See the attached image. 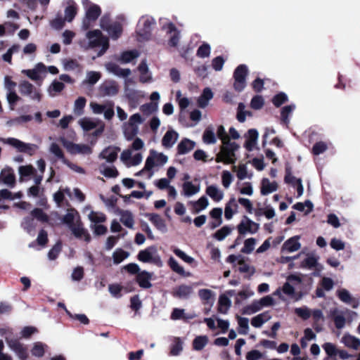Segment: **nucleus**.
<instances>
[{
    "mask_svg": "<svg viewBox=\"0 0 360 360\" xmlns=\"http://www.w3.org/2000/svg\"><path fill=\"white\" fill-rule=\"evenodd\" d=\"M100 26L108 32L110 37L113 40L117 39L122 33V25L121 23L117 21L111 22L108 15H103L101 18Z\"/></svg>",
    "mask_w": 360,
    "mask_h": 360,
    "instance_id": "9",
    "label": "nucleus"
},
{
    "mask_svg": "<svg viewBox=\"0 0 360 360\" xmlns=\"http://www.w3.org/2000/svg\"><path fill=\"white\" fill-rule=\"evenodd\" d=\"M208 342V338L206 335L196 337L193 342V349L199 351L202 349Z\"/></svg>",
    "mask_w": 360,
    "mask_h": 360,
    "instance_id": "58",
    "label": "nucleus"
},
{
    "mask_svg": "<svg viewBox=\"0 0 360 360\" xmlns=\"http://www.w3.org/2000/svg\"><path fill=\"white\" fill-rule=\"evenodd\" d=\"M206 194L214 201L219 202L221 201L224 197V191L217 185H210L206 188Z\"/></svg>",
    "mask_w": 360,
    "mask_h": 360,
    "instance_id": "29",
    "label": "nucleus"
},
{
    "mask_svg": "<svg viewBox=\"0 0 360 360\" xmlns=\"http://www.w3.org/2000/svg\"><path fill=\"white\" fill-rule=\"evenodd\" d=\"M259 229V224L247 217H245L238 225V231L241 235L255 234Z\"/></svg>",
    "mask_w": 360,
    "mask_h": 360,
    "instance_id": "14",
    "label": "nucleus"
},
{
    "mask_svg": "<svg viewBox=\"0 0 360 360\" xmlns=\"http://www.w3.org/2000/svg\"><path fill=\"white\" fill-rule=\"evenodd\" d=\"M202 141L206 144H214L217 142V138L212 127H207L202 135Z\"/></svg>",
    "mask_w": 360,
    "mask_h": 360,
    "instance_id": "53",
    "label": "nucleus"
},
{
    "mask_svg": "<svg viewBox=\"0 0 360 360\" xmlns=\"http://www.w3.org/2000/svg\"><path fill=\"white\" fill-rule=\"evenodd\" d=\"M99 91L103 96H112L118 92V86L115 82L107 80L100 85Z\"/></svg>",
    "mask_w": 360,
    "mask_h": 360,
    "instance_id": "19",
    "label": "nucleus"
},
{
    "mask_svg": "<svg viewBox=\"0 0 360 360\" xmlns=\"http://www.w3.org/2000/svg\"><path fill=\"white\" fill-rule=\"evenodd\" d=\"M240 334L246 335L249 330V320L248 318L237 316Z\"/></svg>",
    "mask_w": 360,
    "mask_h": 360,
    "instance_id": "61",
    "label": "nucleus"
},
{
    "mask_svg": "<svg viewBox=\"0 0 360 360\" xmlns=\"http://www.w3.org/2000/svg\"><path fill=\"white\" fill-rule=\"evenodd\" d=\"M341 342L348 348L357 350L360 347V339L348 333L345 334L341 338Z\"/></svg>",
    "mask_w": 360,
    "mask_h": 360,
    "instance_id": "33",
    "label": "nucleus"
},
{
    "mask_svg": "<svg viewBox=\"0 0 360 360\" xmlns=\"http://www.w3.org/2000/svg\"><path fill=\"white\" fill-rule=\"evenodd\" d=\"M86 103V99L83 97H79L74 103L73 112L77 115H82L84 113V108Z\"/></svg>",
    "mask_w": 360,
    "mask_h": 360,
    "instance_id": "55",
    "label": "nucleus"
},
{
    "mask_svg": "<svg viewBox=\"0 0 360 360\" xmlns=\"http://www.w3.org/2000/svg\"><path fill=\"white\" fill-rule=\"evenodd\" d=\"M106 70L120 77H127L131 74V70L129 68H121L118 65L114 63H108L105 65Z\"/></svg>",
    "mask_w": 360,
    "mask_h": 360,
    "instance_id": "20",
    "label": "nucleus"
},
{
    "mask_svg": "<svg viewBox=\"0 0 360 360\" xmlns=\"http://www.w3.org/2000/svg\"><path fill=\"white\" fill-rule=\"evenodd\" d=\"M156 249L154 247H150L139 252L138 259L143 262H152L154 259Z\"/></svg>",
    "mask_w": 360,
    "mask_h": 360,
    "instance_id": "37",
    "label": "nucleus"
},
{
    "mask_svg": "<svg viewBox=\"0 0 360 360\" xmlns=\"http://www.w3.org/2000/svg\"><path fill=\"white\" fill-rule=\"evenodd\" d=\"M231 306V301L226 295H221L218 301V311L221 314H226Z\"/></svg>",
    "mask_w": 360,
    "mask_h": 360,
    "instance_id": "41",
    "label": "nucleus"
},
{
    "mask_svg": "<svg viewBox=\"0 0 360 360\" xmlns=\"http://www.w3.org/2000/svg\"><path fill=\"white\" fill-rule=\"evenodd\" d=\"M139 55V52L136 50L127 51L121 53L119 60L122 63H129L138 58Z\"/></svg>",
    "mask_w": 360,
    "mask_h": 360,
    "instance_id": "50",
    "label": "nucleus"
},
{
    "mask_svg": "<svg viewBox=\"0 0 360 360\" xmlns=\"http://www.w3.org/2000/svg\"><path fill=\"white\" fill-rule=\"evenodd\" d=\"M82 4L85 10V16L83 18L82 23V29L87 30L98 19L101 13V10L99 6L91 3L89 0H82Z\"/></svg>",
    "mask_w": 360,
    "mask_h": 360,
    "instance_id": "4",
    "label": "nucleus"
},
{
    "mask_svg": "<svg viewBox=\"0 0 360 360\" xmlns=\"http://www.w3.org/2000/svg\"><path fill=\"white\" fill-rule=\"evenodd\" d=\"M196 317V314L195 313H189L186 314L185 310L183 309L175 308L174 309L172 314L171 319L172 320H179V319H192Z\"/></svg>",
    "mask_w": 360,
    "mask_h": 360,
    "instance_id": "43",
    "label": "nucleus"
},
{
    "mask_svg": "<svg viewBox=\"0 0 360 360\" xmlns=\"http://www.w3.org/2000/svg\"><path fill=\"white\" fill-rule=\"evenodd\" d=\"M11 333L9 330L0 329V333L5 335L6 342L11 351H13L20 360H27L29 354L26 347L18 340L9 338L7 333Z\"/></svg>",
    "mask_w": 360,
    "mask_h": 360,
    "instance_id": "7",
    "label": "nucleus"
},
{
    "mask_svg": "<svg viewBox=\"0 0 360 360\" xmlns=\"http://www.w3.org/2000/svg\"><path fill=\"white\" fill-rule=\"evenodd\" d=\"M193 293V288L191 285H180L173 290V295L179 299H188Z\"/></svg>",
    "mask_w": 360,
    "mask_h": 360,
    "instance_id": "22",
    "label": "nucleus"
},
{
    "mask_svg": "<svg viewBox=\"0 0 360 360\" xmlns=\"http://www.w3.org/2000/svg\"><path fill=\"white\" fill-rule=\"evenodd\" d=\"M271 319V316L267 311L254 316L251 320V324L255 328H260L262 326Z\"/></svg>",
    "mask_w": 360,
    "mask_h": 360,
    "instance_id": "44",
    "label": "nucleus"
},
{
    "mask_svg": "<svg viewBox=\"0 0 360 360\" xmlns=\"http://www.w3.org/2000/svg\"><path fill=\"white\" fill-rule=\"evenodd\" d=\"M278 189V184L276 181H271L267 178H264L261 182V194L262 195H267L276 191Z\"/></svg>",
    "mask_w": 360,
    "mask_h": 360,
    "instance_id": "32",
    "label": "nucleus"
},
{
    "mask_svg": "<svg viewBox=\"0 0 360 360\" xmlns=\"http://www.w3.org/2000/svg\"><path fill=\"white\" fill-rule=\"evenodd\" d=\"M330 314L333 318L335 327L338 329L344 328L346 319L343 312L339 311L337 309H335L330 311Z\"/></svg>",
    "mask_w": 360,
    "mask_h": 360,
    "instance_id": "47",
    "label": "nucleus"
},
{
    "mask_svg": "<svg viewBox=\"0 0 360 360\" xmlns=\"http://www.w3.org/2000/svg\"><path fill=\"white\" fill-rule=\"evenodd\" d=\"M155 24V20L151 16H143L139 20L137 25V39L139 41L148 39L152 31L153 27Z\"/></svg>",
    "mask_w": 360,
    "mask_h": 360,
    "instance_id": "8",
    "label": "nucleus"
},
{
    "mask_svg": "<svg viewBox=\"0 0 360 360\" xmlns=\"http://www.w3.org/2000/svg\"><path fill=\"white\" fill-rule=\"evenodd\" d=\"M200 191V184H193L191 181H186L182 185L181 194L185 197L190 198L198 194Z\"/></svg>",
    "mask_w": 360,
    "mask_h": 360,
    "instance_id": "28",
    "label": "nucleus"
},
{
    "mask_svg": "<svg viewBox=\"0 0 360 360\" xmlns=\"http://www.w3.org/2000/svg\"><path fill=\"white\" fill-rule=\"evenodd\" d=\"M214 94L210 88L206 87L197 99V104L201 108H206L210 101L213 98Z\"/></svg>",
    "mask_w": 360,
    "mask_h": 360,
    "instance_id": "30",
    "label": "nucleus"
},
{
    "mask_svg": "<svg viewBox=\"0 0 360 360\" xmlns=\"http://www.w3.org/2000/svg\"><path fill=\"white\" fill-rule=\"evenodd\" d=\"M72 234L77 238H84V240L89 243L91 240V236L88 231L83 227V224L80 221L70 229Z\"/></svg>",
    "mask_w": 360,
    "mask_h": 360,
    "instance_id": "24",
    "label": "nucleus"
},
{
    "mask_svg": "<svg viewBox=\"0 0 360 360\" xmlns=\"http://www.w3.org/2000/svg\"><path fill=\"white\" fill-rule=\"evenodd\" d=\"M90 224H98L105 221L106 216L100 212L91 211L88 214Z\"/></svg>",
    "mask_w": 360,
    "mask_h": 360,
    "instance_id": "52",
    "label": "nucleus"
},
{
    "mask_svg": "<svg viewBox=\"0 0 360 360\" xmlns=\"http://www.w3.org/2000/svg\"><path fill=\"white\" fill-rule=\"evenodd\" d=\"M252 113L245 110V105L243 103H240L238 106L237 120L240 122H244L247 116H251Z\"/></svg>",
    "mask_w": 360,
    "mask_h": 360,
    "instance_id": "59",
    "label": "nucleus"
},
{
    "mask_svg": "<svg viewBox=\"0 0 360 360\" xmlns=\"http://www.w3.org/2000/svg\"><path fill=\"white\" fill-rule=\"evenodd\" d=\"M20 99L15 90L6 91V100L11 110H13L16 103Z\"/></svg>",
    "mask_w": 360,
    "mask_h": 360,
    "instance_id": "63",
    "label": "nucleus"
},
{
    "mask_svg": "<svg viewBox=\"0 0 360 360\" xmlns=\"http://www.w3.org/2000/svg\"><path fill=\"white\" fill-rule=\"evenodd\" d=\"M46 347V345L41 342H36L33 344V347L31 349V353L34 356L39 358L42 357L44 354L45 348Z\"/></svg>",
    "mask_w": 360,
    "mask_h": 360,
    "instance_id": "57",
    "label": "nucleus"
},
{
    "mask_svg": "<svg viewBox=\"0 0 360 360\" xmlns=\"http://www.w3.org/2000/svg\"><path fill=\"white\" fill-rule=\"evenodd\" d=\"M238 205L235 198H231L226 202L224 209V216L227 220L233 218V215L238 212Z\"/></svg>",
    "mask_w": 360,
    "mask_h": 360,
    "instance_id": "31",
    "label": "nucleus"
},
{
    "mask_svg": "<svg viewBox=\"0 0 360 360\" xmlns=\"http://www.w3.org/2000/svg\"><path fill=\"white\" fill-rule=\"evenodd\" d=\"M233 169L236 172L237 178L240 180H244L245 179H251L252 177V173L248 172L246 165L241 164L239 165L238 167L234 166Z\"/></svg>",
    "mask_w": 360,
    "mask_h": 360,
    "instance_id": "45",
    "label": "nucleus"
},
{
    "mask_svg": "<svg viewBox=\"0 0 360 360\" xmlns=\"http://www.w3.org/2000/svg\"><path fill=\"white\" fill-rule=\"evenodd\" d=\"M143 119L139 113L132 115L127 122L123 124L124 137L127 140L133 139L139 132V126L143 122Z\"/></svg>",
    "mask_w": 360,
    "mask_h": 360,
    "instance_id": "11",
    "label": "nucleus"
},
{
    "mask_svg": "<svg viewBox=\"0 0 360 360\" xmlns=\"http://www.w3.org/2000/svg\"><path fill=\"white\" fill-rule=\"evenodd\" d=\"M150 279L151 274L146 271H140L136 276V281L140 287L143 288H149L151 287Z\"/></svg>",
    "mask_w": 360,
    "mask_h": 360,
    "instance_id": "39",
    "label": "nucleus"
},
{
    "mask_svg": "<svg viewBox=\"0 0 360 360\" xmlns=\"http://www.w3.org/2000/svg\"><path fill=\"white\" fill-rule=\"evenodd\" d=\"M259 133L257 130L252 129L248 130L246 135V141L244 147L248 150L252 151L256 147L258 141Z\"/></svg>",
    "mask_w": 360,
    "mask_h": 360,
    "instance_id": "23",
    "label": "nucleus"
},
{
    "mask_svg": "<svg viewBox=\"0 0 360 360\" xmlns=\"http://www.w3.org/2000/svg\"><path fill=\"white\" fill-rule=\"evenodd\" d=\"M262 309L258 300L253 301L250 304L244 307L243 314L247 315H251Z\"/></svg>",
    "mask_w": 360,
    "mask_h": 360,
    "instance_id": "62",
    "label": "nucleus"
},
{
    "mask_svg": "<svg viewBox=\"0 0 360 360\" xmlns=\"http://www.w3.org/2000/svg\"><path fill=\"white\" fill-rule=\"evenodd\" d=\"M157 157H158V155H157L156 152L154 150H152L151 155L150 156H148L146 159L144 168L141 171L137 172L136 174V176L143 175L146 178L150 179L154 174V172L153 171V168L155 166V159Z\"/></svg>",
    "mask_w": 360,
    "mask_h": 360,
    "instance_id": "17",
    "label": "nucleus"
},
{
    "mask_svg": "<svg viewBox=\"0 0 360 360\" xmlns=\"http://www.w3.org/2000/svg\"><path fill=\"white\" fill-rule=\"evenodd\" d=\"M190 204L192 205L194 212L198 213L208 207L209 201L205 196H202L196 201L190 202Z\"/></svg>",
    "mask_w": 360,
    "mask_h": 360,
    "instance_id": "49",
    "label": "nucleus"
},
{
    "mask_svg": "<svg viewBox=\"0 0 360 360\" xmlns=\"http://www.w3.org/2000/svg\"><path fill=\"white\" fill-rule=\"evenodd\" d=\"M60 141L67 150L72 155L81 154L85 155L92 153V148L89 145L74 143L65 138H60Z\"/></svg>",
    "mask_w": 360,
    "mask_h": 360,
    "instance_id": "12",
    "label": "nucleus"
},
{
    "mask_svg": "<svg viewBox=\"0 0 360 360\" xmlns=\"http://www.w3.org/2000/svg\"><path fill=\"white\" fill-rule=\"evenodd\" d=\"M144 143L139 138H136L131 147L122 151L120 160L127 167L139 165L143 160V155L139 150L143 148Z\"/></svg>",
    "mask_w": 360,
    "mask_h": 360,
    "instance_id": "2",
    "label": "nucleus"
},
{
    "mask_svg": "<svg viewBox=\"0 0 360 360\" xmlns=\"http://www.w3.org/2000/svg\"><path fill=\"white\" fill-rule=\"evenodd\" d=\"M121 222L127 228L133 229L134 224V216L128 210H120L119 212Z\"/></svg>",
    "mask_w": 360,
    "mask_h": 360,
    "instance_id": "40",
    "label": "nucleus"
},
{
    "mask_svg": "<svg viewBox=\"0 0 360 360\" xmlns=\"http://www.w3.org/2000/svg\"><path fill=\"white\" fill-rule=\"evenodd\" d=\"M239 148V146L231 141L222 143L220 151L216 157L217 162H223L224 164H233L236 162V151Z\"/></svg>",
    "mask_w": 360,
    "mask_h": 360,
    "instance_id": "5",
    "label": "nucleus"
},
{
    "mask_svg": "<svg viewBox=\"0 0 360 360\" xmlns=\"http://www.w3.org/2000/svg\"><path fill=\"white\" fill-rule=\"evenodd\" d=\"M101 78V74L97 71H87L86 77L82 82L83 85L94 86Z\"/></svg>",
    "mask_w": 360,
    "mask_h": 360,
    "instance_id": "42",
    "label": "nucleus"
},
{
    "mask_svg": "<svg viewBox=\"0 0 360 360\" xmlns=\"http://www.w3.org/2000/svg\"><path fill=\"white\" fill-rule=\"evenodd\" d=\"M195 143L188 139H183L177 146V153L179 155L186 154L192 150Z\"/></svg>",
    "mask_w": 360,
    "mask_h": 360,
    "instance_id": "36",
    "label": "nucleus"
},
{
    "mask_svg": "<svg viewBox=\"0 0 360 360\" xmlns=\"http://www.w3.org/2000/svg\"><path fill=\"white\" fill-rule=\"evenodd\" d=\"M0 141L3 144L13 148L18 153H27L30 155H32L38 148L36 144L25 143L13 137L1 138Z\"/></svg>",
    "mask_w": 360,
    "mask_h": 360,
    "instance_id": "6",
    "label": "nucleus"
},
{
    "mask_svg": "<svg viewBox=\"0 0 360 360\" xmlns=\"http://www.w3.org/2000/svg\"><path fill=\"white\" fill-rule=\"evenodd\" d=\"M65 5L64 18L67 22H71L77 13V6L73 0H67Z\"/></svg>",
    "mask_w": 360,
    "mask_h": 360,
    "instance_id": "25",
    "label": "nucleus"
},
{
    "mask_svg": "<svg viewBox=\"0 0 360 360\" xmlns=\"http://www.w3.org/2000/svg\"><path fill=\"white\" fill-rule=\"evenodd\" d=\"M210 216L216 220L215 223L212 224V228L214 229L222 224V214L223 210L221 208L216 207L210 211Z\"/></svg>",
    "mask_w": 360,
    "mask_h": 360,
    "instance_id": "56",
    "label": "nucleus"
},
{
    "mask_svg": "<svg viewBox=\"0 0 360 360\" xmlns=\"http://www.w3.org/2000/svg\"><path fill=\"white\" fill-rule=\"evenodd\" d=\"M179 139V134L174 129L168 130L162 139V144L165 148H171Z\"/></svg>",
    "mask_w": 360,
    "mask_h": 360,
    "instance_id": "27",
    "label": "nucleus"
},
{
    "mask_svg": "<svg viewBox=\"0 0 360 360\" xmlns=\"http://www.w3.org/2000/svg\"><path fill=\"white\" fill-rule=\"evenodd\" d=\"M248 74V68L245 65H239L234 71V84L233 87L238 91H243L245 86V77Z\"/></svg>",
    "mask_w": 360,
    "mask_h": 360,
    "instance_id": "13",
    "label": "nucleus"
},
{
    "mask_svg": "<svg viewBox=\"0 0 360 360\" xmlns=\"http://www.w3.org/2000/svg\"><path fill=\"white\" fill-rule=\"evenodd\" d=\"M65 88V85L62 82L56 79L53 80L47 89L49 96L55 97L58 94L60 93Z\"/></svg>",
    "mask_w": 360,
    "mask_h": 360,
    "instance_id": "48",
    "label": "nucleus"
},
{
    "mask_svg": "<svg viewBox=\"0 0 360 360\" xmlns=\"http://www.w3.org/2000/svg\"><path fill=\"white\" fill-rule=\"evenodd\" d=\"M198 295L202 301L207 302H214V293L209 289H201L198 291Z\"/></svg>",
    "mask_w": 360,
    "mask_h": 360,
    "instance_id": "64",
    "label": "nucleus"
},
{
    "mask_svg": "<svg viewBox=\"0 0 360 360\" xmlns=\"http://www.w3.org/2000/svg\"><path fill=\"white\" fill-rule=\"evenodd\" d=\"M129 256V253L121 248L116 249L112 253V259L115 264H119Z\"/></svg>",
    "mask_w": 360,
    "mask_h": 360,
    "instance_id": "54",
    "label": "nucleus"
},
{
    "mask_svg": "<svg viewBox=\"0 0 360 360\" xmlns=\"http://www.w3.org/2000/svg\"><path fill=\"white\" fill-rule=\"evenodd\" d=\"M161 23L162 25V32H165L166 34L169 35V44L172 46H177L180 38L179 32L176 30L172 23H167L166 20H165V22H162Z\"/></svg>",
    "mask_w": 360,
    "mask_h": 360,
    "instance_id": "16",
    "label": "nucleus"
},
{
    "mask_svg": "<svg viewBox=\"0 0 360 360\" xmlns=\"http://www.w3.org/2000/svg\"><path fill=\"white\" fill-rule=\"evenodd\" d=\"M140 72V81L143 83L150 82L152 79L151 74L149 72L148 65L145 60H143L139 66Z\"/></svg>",
    "mask_w": 360,
    "mask_h": 360,
    "instance_id": "46",
    "label": "nucleus"
},
{
    "mask_svg": "<svg viewBox=\"0 0 360 360\" xmlns=\"http://www.w3.org/2000/svg\"><path fill=\"white\" fill-rule=\"evenodd\" d=\"M168 263L170 268L176 274L185 277L191 276V273L186 272L183 266H181L174 258L170 257Z\"/></svg>",
    "mask_w": 360,
    "mask_h": 360,
    "instance_id": "51",
    "label": "nucleus"
},
{
    "mask_svg": "<svg viewBox=\"0 0 360 360\" xmlns=\"http://www.w3.org/2000/svg\"><path fill=\"white\" fill-rule=\"evenodd\" d=\"M22 73L33 81L42 80L46 73V66L42 63H38L32 69L22 70Z\"/></svg>",
    "mask_w": 360,
    "mask_h": 360,
    "instance_id": "15",
    "label": "nucleus"
},
{
    "mask_svg": "<svg viewBox=\"0 0 360 360\" xmlns=\"http://www.w3.org/2000/svg\"><path fill=\"white\" fill-rule=\"evenodd\" d=\"M20 94L31 101L40 102L42 97L40 88L34 86L27 80L21 81L18 85Z\"/></svg>",
    "mask_w": 360,
    "mask_h": 360,
    "instance_id": "10",
    "label": "nucleus"
},
{
    "mask_svg": "<svg viewBox=\"0 0 360 360\" xmlns=\"http://www.w3.org/2000/svg\"><path fill=\"white\" fill-rule=\"evenodd\" d=\"M101 122V121L87 117H82L78 121L79 124L85 131L96 128Z\"/></svg>",
    "mask_w": 360,
    "mask_h": 360,
    "instance_id": "35",
    "label": "nucleus"
},
{
    "mask_svg": "<svg viewBox=\"0 0 360 360\" xmlns=\"http://www.w3.org/2000/svg\"><path fill=\"white\" fill-rule=\"evenodd\" d=\"M0 179L10 187H13L15 183V174L11 169H3L0 174Z\"/></svg>",
    "mask_w": 360,
    "mask_h": 360,
    "instance_id": "34",
    "label": "nucleus"
},
{
    "mask_svg": "<svg viewBox=\"0 0 360 360\" xmlns=\"http://www.w3.org/2000/svg\"><path fill=\"white\" fill-rule=\"evenodd\" d=\"M35 169L32 165H22L18 168L20 179L32 176L35 174Z\"/></svg>",
    "mask_w": 360,
    "mask_h": 360,
    "instance_id": "60",
    "label": "nucleus"
},
{
    "mask_svg": "<svg viewBox=\"0 0 360 360\" xmlns=\"http://www.w3.org/2000/svg\"><path fill=\"white\" fill-rule=\"evenodd\" d=\"M300 239V236H295L285 241L281 248L282 252L291 253L300 250L301 248Z\"/></svg>",
    "mask_w": 360,
    "mask_h": 360,
    "instance_id": "18",
    "label": "nucleus"
},
{
    "mask_svg": "<svg viewBox=\"0 0 360 360\" xmlns=\"http://www.w3.org/2000/svg\"><path fill=\"white\" fill-rule=\"evenodd\" d=\"M302 283V279L298 275H290L287 277L286 282L283 284L281 288H278L274 292V295L278 296L281 300H284L283 294L288 297L293 298L297 301L301 299L302 295L295 296V287Z\"/></svg>",
    "mask_w": 360,
    "mask_h": 360,
    "instance_id": "3",
    "label": "nucleus"
},
{
    "mask_svg": "<svg viewBox=\"0 0 360 360\" xmlns=\"http://www.w3.org/2000/svg\"><path fill=\"white\" fill-rule=\"evenodd\" d=\"M81 221L79 213L74 209L68 210L67 213L63 217V222L65 224L69 229Z\"/></svg>",
    "mask_w": 360,
    "mask_h": 360,
    "instance_id": "26",
    "label": "nucleus"
},
{
    "mask_svg": "<svg viewBox=\"0 0 360 360\" xmlns=\"http://www.w3.org/2000/svg\"><path fill=\"white\" fill-rule=\"evenodd\" d=\"M120 148L115 146H108L103 149L99 154L98 158L105 160L108 162L112 163L117 158Z\"/></svg>",
    "mask_w": 360,
    "mask_h": 360,
    "instance_id": "21",
    "label": "nucleus"
},
{
    "mask_svg": "<svg viewBox=\"0 0 360 360\" xmlns=\"http://www.w3.org/2000/svg\"><path fill=\"white\" fill-rule=\"evenodd\" d=\"M98 169L100 173L107 178H115L119 174L118 171L115 166H108L105 163L101 164Z\"/></svg>",
    "mask_w": 360,
    "mask_h": 360,
    "instance_id": "38",
    "label": "nucleus"
},
{
    "mask_svg": "<svg viewBox=\"0 0 360 360\" xmlns=\"http://www.w3.org/2000/svg\"><path fill=\"white\" fill-rule=\"evenodd\" d=\"M81 48L87 50L101 47L98 56L103 55L109 48L108 38L103 36L99 30L89 31L86 34V38L79 41Z\"/></svg>",
    "mask_w": 360,
    "mask_h": 360,
    "instance_id": "1",
    "label": "nucleus"
}]
</instances>
